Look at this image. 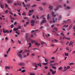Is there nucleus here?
Here are the masks:
<instances>
[{
    "instance_id": "nucleus-28",
    "label": "nucleus",
    "mask_w": 75,
    "mask_h": 75,
    "mask_svg": "<svg viewBox=\"0 0 75 75\" xmlns=\"http://www.w3.org/2000/svg\"><path fill=\"white\" fill-rule=\"evenodd\" d=\"M36 18L37 20H39V17H38V15L36 16Z\"/></svg>"
},
{
    "instance_id": "nucleus-41",
    "label": "nucleus",
    "mask_w": 75,
    "mask_h": 75,
    "mask_svg": "<svg viewBox=\"0 0 75 75\" xmlns=\"http://www.w3.org/2000/svg\"><path fill=\"white\" fill-rule=\"evenodd\" d=\"M37 6V5L35 4L33 5L32 6V7H36Z\"/></svg>"
},
{
    "instance_id": "nucleus-46",
    "label": "nucleus",
    "mask_w": 75,
    "mask_h": 75,
    "mask_svg": "<svg viewBox=\"0 0 75 75\" xmlns=\"http://www.w3.org/2000/svg\"><path fill=\"white\" fill-rule=\"evenodd\" d=\"M67 69H70V66H68L67 67Z\"/></svg>"
},
{
    "instance_id": "nucleus-24",
    "label": "nucleus",
    "mask_w": 75,
    "mask_h": 75,
    "mask_svg": "<svg viewBox=\"0 0 75 75\" xmlns=\"http://www.w3.org/2000/svg\"><path fill=\"white\" fill-rule=\"evenodd\" d=\"M58 48H57L55 51H54L53 52V53H55L57 51H58Z\"/></svg>"
},
{
    "instance_id": "nucleus-27",
    "label": "nucleus",
    "mask_w": 75,
    "mask_h": 75,
    "mask_svg": "<svg viewBox=\"0 0 75 75\" xmlns=\"http://www.w3.org/2000/svg\"><path fill=\"white\" fill-rule=\"evenodd\" d=\"M35 55L34 53H33L31 54V56L32 57H34V56H35Z\"/></svg>"
},
{
    "instance_id": "nucleus-48",
    "label": "nucleus",
    "mask_w": 75,
    "mask_h": 75,
    "mask_svg": "<svg viewBox=\"0 0 75 75\" xmlns=\"http://www.w3.org/2000/svg\"><path fill=\"white\" fill-rule=\"evenodd\" d=\"M66 50H68V51H69V47H67L66 48Z\"/></svg>"
},
{
    "instance_id": "nucleus-39",
    "label": "nucleus",
    "mask_w": 75,
    "mask_h": 75,
    "mask_svg": "<svg viewBox=\"0 0 75 75\" xmlns=\"http://www.w3.org/2000/svg\"><path fill=\"white\" fill-rule=\"evenodd\" d=\"M9 33V31L8 30H6L5 31V33Z\"/></svg>"
},
{
    "instance_id": "nucleus-21",
    "label": "nucleus",
    "mask_w": 75,
    "mask_h": 75,
    "mask_svg": "<svg viewBox=\"0 0 75 75\" xmlns=\"http://www.w3.org/2000/svg\"><path fill=\"white\" fill-rule=\"evenodd\" d=\"M49 16H50V15L48 14L47 17V20H49L50 19V17Z\"/></svg>"
},
{
    "instance_id": "nucleus-47",
    "label": "nucleus",
    "mask_w": 75,
    "mask_h": 75,
    "mask_svg": "<svg viewBox=\"0 0 75 75\" xmlns=\"http://www.w3.org/2000/svg\"><path fill=\"white\" fill-rule=\"evenodd\" d=\"M70 65H74V63H71L69 64Z\"/></svg>"
},
{
    "instance_id": "nucleus-37",
    "label": "nucleus",
    "mask_w": 75,
    "mask_h": 75,
    "mask_svg": "<svg viewBox=\"0 0 75 75\" xmlns=\"http://www.w3.org/2000/svg\"><path fill=\"white\" fill-rule=\"evenodd\" d=\"M55 30V31H57V30H58V29L56 28H54L53 29V30Z\"/></svg>"
},
{
    "instance_id": "nucleus-6",
    "label": "nucleus",
    "mask_w": 75,
    "mask_h": 75,
    "mask_svg": "<svg viewBox=\"0 0 75 75\" xmlns=\"http://www.w3.org/2000/svg\"><path fill=\"white\" fill-rule=\"evenodd\" d=\"M42 5L43 6H46L47 3L46 2H42L41 3Z\"/></svg>"
},
{
    "instance_id": "nucleus-30",
    "label": "nucleus",
    "mask_w": 75,
    "mask_h": 75,
    "mask_svg": "<svg viewBox=\"0 0 75 75\" xmlns=\"http://www.w3.org/2000/svg\"><path fill=\"white\" fill-rule=\"evenodd\" d=\"M70 8H71L69 6H67V7L66 9L67 8V9H68V10H69V9H70Z\"/></svg>"
},
{
    "instance_id": "nucleus-10",
    "label": "nucleus",
    "mask_w": 75,
    "mask_h": 75,
    "mask_svg": "<svg viewBox=\"0 0 75 75\" xmlns=\"http://www.w3.org/2000/svg\"><path fill=\"white\" fill-rule=\"evenodd\" d=\"M35 45H38V46H40V44L38 43L37 42H35Z\"/></svg>"
},
{
    "instance_id": "nucleus-43",
    "label": "nucleus",
    "mask_w": 75,
    "mask_h": 75,
    "mask_svg": "<svg viewBox=\"0 0 75 75\" xmlns=\"http://www.w3.org/2000/svg\"><path fill=\"white\" fill-rule=\"evenodd\" d=\"M3 33L4 34L5 33V32L6 31H5V30L4 29V28L3 29Z\"/></svg>"
},
{
    "instance_id": "nucleus-17",
    "label": "nucleus",
    "mask_w": 75,
    "mask_h": 75,
    "mask_svg": "<svg viewBox=\"0 0 75 75\" xmlns=\"http://www.w3.org/2000/svg\"><path fill=\"white\" fill-rule=\"evenodd\" d=\"M10 67L8 66H7V67H5V69H10Z\"/></svg>"
},
{
    "instance_id": "nucleus-52",
    "label": "nucleus",
    "mask_w": 75,
    "mask_h": 75,
    "mask_svg": "<svg viewBox=\"0 0 75 75\" xmlns=\"http://www.w3.org/2000/svg\"><path fill=\"white\" fill-rule=\"evenodd\" d=\"M18 28L19 29H21V26H18Z\"/></svg>"
},
{
    "instance_id": "nucleus-62",
    "label": "nucleus",
    "mask_w": 75,
    "mask_h": 75,
    "mask_svg": "<svg viewBox=\"0 0 75 75\" xmlns=\"http://www.w3.org/2000/svg\"><path fill=\"white\" fill-rule=\"evenodd\" d=\"M55 61L54 60H52V61H50V62H51V63H52V62H54Z\"/></svg>"
},
{
    "instance_id": "nucleus-13",
    "label": "nucleus",
    "mask_w": 75,
    "mask_h": 75,
    "mask_svg": "<svg viewBox=\"0 0 75 75\" xmlns=\"http://www.w3.org/2000/svg\"><path fill=\"white\" fill-rule=\"evenodd\" d=\"M7 1L8 3H13V1H10V0H7Z\"/></svg>"
},
{
    "instance_id": "nucleus-14",
    "label": "nucleus",
    "mask_w": 75,
    "mask_h": 75,
    "mask_svg": "<svg viewBox=\"0 0 75 75\" xmlns=\"http://www.w3.org/2000/svg\"><path fill=\"white\" fill-rule=\"evenodd\" d=\"M30 39L31 38H28L26 39V40H27V41H30Z\"/></svg>"
},
{
    "instance_id": "nucleus-23",
    "label": "nucleus",
    "mask_w": 75,
    "mask_h": 75,
    "mask_svg": "<svg viewBox=\"0 0 75 75\" xmlns=\"http://www.w3.org/2000/svg\"><path fill=\"white\" fill-rule=\"evenodd\" d=\"M48 64V63H42L43 65H47Z\"/></svg>"
},
{
    "instance_id": "nucleus-59",
    "label": "nucleus",
    "mask_w": 75,
    "mask_h": 75,
    "mask_svg": "<svg viewBox=\"0 0 75 75\" xmlns=\"http://www.w3.org/2000/svg\"><path fill=\"white\" fill-rule=\"evenodd\" d=\"M17 11L18 12H19V13L20 12V9H17Z\"/></svg>"
},
{
    "instance_id": "nucleus-36",
    "label": "nucleus",
    "mask_w": 75,
    "mask_h": 75,
    "mask_svg": "<svg viewBox=\"0 0 75 75\" xmlns=\"http://www.w3.org/2000/svg\"><path fill=\"white\" fill-rule=\"evenodd\" d=\"M62 39V36H60L59 38V40H61Z\"/></svg>"
},
{
    "instance_id": "nucleus-11",
    "label": "nucleus",
    "mask_w": 75,
    "mask_h": 75,
    "mask_svg": "<svg viewBox=\"0 0 75 75\" xmlns=\"http://www.w3.org/2000/svg\"><path fill=\"white\" fill-rule=\"evenodd\" d=\"M19 65H21V66H23L25 65L24 63H21L19 64Z\"/></svg>"
},
{
    "instance_id": "nucleus-4",
    "label": "nucleus",
    "mask_w": 75,
    "mask_h": 75,
    "mask_svg": "<svg viewBox=\"0 0 75 75\" xmlns=\"http://www.w3.org/2000/svg\"><path fill=\"white\" fill-rule=\"evenodd\" d=\"M31 23L32 24H35V21L34 20H32L30 21Z\"/></svg>"
},
{
    "instance_id": "nucleus-53",
    "label": "nucleus",
    "mask_w": 75,
    "mask_h": 75,
    "mask_svg": "<svg viewBox=\"0 0 75 75\" xmlns=\"http://www.w3.org/2000/svg\"><path fill=\"white\" fill-rule=\"evenodd\" d=\"M5 7H8V5L6 4H5Z\"/></svg>"
},
{
    "instance_id": "nucleus-9",
    "label": "nucleus",
    "mask_w": 75,
    "mask_h": 75,
    "mask_svg": "<svg viewBox=\"0 0 75 75\" xmlns=\"http://www.w3.org/2000/svg\"><path fill=\"white\" fill-rule=\"evenodd\" d=\"M18 30V28H14L13 30V31H16Z\"/></svg>"
},
{
    "instance_id": "nucleus-31",
    "label": "nucleus",
    "mask_w": 75,
    "mask_h": 75,
    "mask_svg": "<svg viewBox=\"0 0 75 75\" xmlns=\"http://www.w3.org/2000/svg\"><path fill=\"white\" fill-rule=\"evenodd\" d=\"M9 14H11V15H14V14H13V13H12V12H11V11H9Z\"/></svg>"
},
{
    "instance_id": "nucleus-60",
    "label": "nucleus",
    "mask_w": 75,
    "mask_h": 75,
    "mask_svg": "<svg viewBox=\"0 0 75 75\" xmlns=\"http://www.w3.org/2000/svg\"><path fill=\"white\" fill-rule=\"evenodd\" d=\"M28 24H29V22L28 21L26 23V24H27V25H28Z\"/></svg>"
},
{
    "instance_id": "nucleus-16",
    "label": "nucleus",
    "mask_w": 75,
    "mask_h": 75,
    "mask_svg": "<svg viewBox=\"0 0 75 75\" xmlns=\"http://www.w3.org/2000/svg\"><path fill=\"white\" fill-rule=\"evenodd\" d=\"M18 54L19 57L20 58H22V55L21 54H19V53H18Z\"/></svg>"
},
{
    "instance_id": "nucleus-34",
    "label": "nucleus",
    "mask_w": 75,
    "mask_h": 75,
    "mask_svg": "<svg viewBox=\"0 0 75 75\" xmlns=\"http://www.w3.org/2000/svg\"><path fill=\"white\" fill-rule=\"evenodd\" d=\"M60 35H61L62 36H64V34L63 33H60Z\"/></svg>"
},
{
    "instance_id": "nucleus-57",
    "label": "nucleus",
    "mask_w": 75,
    "mask_h": 75,
    "mask_svg": "<svg viewBox=\"0 0 75 75\" xmlns=\"http://www.w3.org/2000/svg\"><path fill=\"white\" fill-rule=\"evenodd\" d=\"M45 17V15H43L41 16V18H42L43 17Z\"/></svg>"
},
{
    "instance_id": "nucleus-1",
    "label": "nucleus",
    "mask_w": 75,
    "mask_h": 75,
    "mask_svg": "<svg viewBox=\"0 0 75 75\" xmlns=\"http://www.w3.org/2000/svg\"><path fill=\"white\" fill-rule=\"evenodd\" d=\"M47 22L46 20H42V22L40 23L41 24H42L43 23H45Z\"/></svg>"
},
{
    "instance_id": "nucleus-20",
    "label": "nucleus",
    "mask_w": 75,
    "mask_h": 75,
    "mask_svg": "<svg viewBox=\"0 0 75 75\" xmlns=\"http://www.w3.org/2000/svg\"><path fill=\"white\" fill-rule=\"evenodd\" d=\"M63 69V67H60L58 68L59 70H61V69Z\"/></svg>"
},
{
    "instance_id": "nucleus-56",
    "label": "nucleus",
    "mask_w": 75,
    "mask_h": 75,
    "mask_svg": "<svg viewBox=\"0 0 75 75\" xmlns=\"http://www.w3.org/2000/svg\"><path fill=\"white\" fill-rule=\"evenodd\" d=\"M35 18V16H34V15H33L32 16V18Z\"/></svg>"
},
{
    "instance_id": "nucleus-40",
    "label": "nucleus",
    "mask_w": 75,
    "mask_h": 75,
    "mask_svg": "<svg viewBox=\"0 0 75 75\" xmlns=\"http://www.w3.org/2000/svg\"><path fill=\"white\" fill-rule=\"evenodd\" d=\"M52 68H53V69H56V67H54V66H52Z\"/></svg>"
},
{
    "instance_id": "nucleus-3",
    "label": "nucleus",
    "mask_w": 75,
    "mask_h": 75,
    "mask_svg": "<svg viewBox=\"0 0 75 75\" xmlns=\"http://www.w3.org/2000/svg\"><path fill=\"white\" fill-rule=\"evenodd\" d=\"M49 8L50 10H52L53 9V7H52V6L51 5L49 7Z\"/></svg>"
},
{
    "instance_id": "nucleus-5",
    "label": "nucleus",
    "mask_w": 75,
    "mask_h": 75,
    "mask_svg": "<svg viewBox=\"0 0 75 75\" xmlns=\"http://www.w3.org/2000/svg\"><path fill=\"white\" fill-rule=\"evenodd\" d=\"M40 43L42 45H44V44H45V45H47V43H46L45 42H40Z\"/></svg>"
},
{
    "instance_id": "nucleus-7",
    "label": "nucleus",
    "mask_w": 75,
    "mask_h": 75,
    "mask_svg": "<svg viewBox=\"0 0 75 75\" xmlns=\"http://www.w3.org/2000/svg\"><path fill=\"white\" fill-rule=\"evenodd\" d=\"M58 9H59V7L58 6H57L56 8H55L54 10V11H57Z\"/></svg>"
},
{
    "instance_id": "nucleus-63",
    "label": "nucleus",
    "mask_w": 75,
    "mask_h": 75,
    "mask_svg": "<svg viewBox=\"0 0 75 75\" xmlns=\"http://www.w3.org/2000/svg\"><path fill=\"white\" fill-rule=\"evenodd\" d=\"M5 39L6 40H8V38L7 37H6Z\"/></svg>"
},
{
    "instance_id": "nucleus-55",
    "label": "nucleus",
    "mask_w": 75,
    "mask_h": 75,
    "mask_svg": "<svg viewBox=\"0 0 75 75\" xmlns=\"http://www.w3.org/2000/svg\"><path fill=\"white\" fill-rule=\"evenodd\" d=\"M45 68L46 69H48V67L47 66L45 67Z\"/></svg>"
},
{
    "instance_id": "nucleus-22",
    "label": "nucleus",
    "mask_w": 75,
    "mask_h": 75,
    "mask_svg": "<svg viewBox=\"0 0 75 75\" xmlns=\"http://www.w3.org/2000/svg\"><path fill=\"white\" fill-rule=\"evenodd\" d=\"M37 65L38 66H40V67H41V63H39V64L38 63L37 64Z\"/></svg>"
},
{
    "instance_id": "nucleus-32",
    "label": "nucleus",
    "mask_w": 75,
    "mask_h": 75,
    "mask_svg": "<svg viewBox=\"0 0 75 75\" xmlns=\"http://www.w3.org/2000/svg\"><path fill=\"white\" fill-rule=\"evenodd\" d=\"M14 27V25H13V24H12L11 25V28H13V27Z\"/></svg>"
},
{
    "instance_id": "nucleus-54",
    "label": "nucleus",
    "mask_w": 75,
    "mask_h": 75,
    "mask_svg": "<svg viewBox=\"0 0 75 75\" xmlns=\"http://www.w3.org/2000/svg\"><path fill=\"white\" fill-rule=\"evenodd\" d=\"M37 65L36 63H34L33 64V66H35Z\"/></svg>"
},
{
    "instance_id": "nucleus-33",
    "label": "nucleus",
    "mask_w": 75,
    "mask_h": 75,
    "mask_svg": "<svg viewBox=\"0 0 75 75\" xmlns=\"http://www.w3.org/2000/svg\"><path fill=\"white\" fill-rule=\"evenodd\" d=\"M65 39H66L67 40H70V38H65Z\"/></svg>"
},
{
    "instance_id": "nucleus-38",
    "label": "nucleus",
    "mask_w": 75,
    "mask_h": 75,
    "mask_svg": "<svg viewBox=\"0 0 75 75\" xmlns=\"http://www.w3.org/2000/svg\"><path fill=\"white\" fill-rule=\"evenodd\" d=\"M16 33V34H18V35H20V33H19V32H15Z\"/></svg>"
},
{
    "instance_id": "nucleus-61",
    "label": "nucleus",
    "mask_w": 75,
    "mask_h": 75,
    "mask_svg": "<svg viewBox=\"0 0 75 75\" xmlns=\"http://www.w3.org/2000/svg\"><path fill=\"white\" fill-rule=\"evenodd\" d=\"M51 59H55V57H51Z\"/></svg>"
},
{
    "instance_id": "nucleus-26",
    "label": "nucleus",
    "mask_w": 75,
    "mask_h": 75,
    "mask_svg": "<svg viewBox=\"0 0 75 75\" xmlns=\"http://www.w3.org/2000/svg\"><path fill=\"white\" fill-rule=\"evenodd\" d=\"M28 45H29V47H31V42L29 43L28 44Z\"/></svg>"
},
{
    "instance_id": "nucleus-58",
    "label": "nucleus",
    "mask_w": 75,
    "mask_h": 75,
    "mask_svg": "<svg viewBox=\"0 0 75 75\" xmlns=\"http://www.w3.org/2000/svg\"><path fill=\"white\" fill-rule=\"evenodd\" d=\"M0 7L2 8H3L4 7H3V6H2V5H0Z\"/></svg>"
},
{
    "instance_id": "nucleus-15",
    "label": "nucleus",
    "mask_w": 75,
    "mask_h": 75,
    "mask_svg": "<svg viewBox=\"0 0 75 75\" xmlns=\"http://www.w3.org/2000/svg\"><path fill=\"white\" fill-rule=\"evenodd\" d=\"M26 7H28V8H30V5L29 4H27Z\"/></svg>"
},
{
    "instance_id": "nucleus-29",
    "label": "nucleus",
    "mask_w": 75,
    "mask_h": 75,
    "mask_svg": "<svg viewBox=\"0 0 75 75\" xmlns=\"http://www.w3.org/2000/svg\"><path fill=\"white\" fill-rule=\"evenodd\" d=\"M35 42V41L34 40H31V42L32 44L34 43V42Z\"/></svg>"
},
{
    "instance_id": "nucleus-12",
    "label": "nucleus",
    "mask_w": 75,
    "mask_h": 75,
    "mask_svg": "<svg viewBox=\"0 0 75 75\" xmlns=\"http://www.w3.org/2000/svg\"><path fill=\"white\" fill-rule=\"evenodd\" d=\"M33 12H34V10L33 9L30 10L29 11V13H33Z\"/></svg>"
},
{
    "instance_id": "nucleus-35",
    "label": "nucleus",
    "mask_w": 75,
    "mask_h": 75,
    "mask_svg": "<svg viewBox=\"0 0 75 75\" xmlns=\"http://www.w3.org/2000/svg\"><path fill=\"white\" fill-rule=\"evenodd\" d=\"M5 13H6V14H7L8 13V10H6V11H5Z\"/></svg>"
},
{
    "instance_id": "nucleus-19",
    "label": "nucleus",
    "mask_w": 75,
    "mask_h": 75,
    "mask_svg": "<svg viewBox=\"0 0 75 75\" xmlns=\"http://www.w3.org/2000/svg\"><path fill=\"white\" fill-rule=\"evenodd\" d=\"M64 53L65 54V56H69V55H68V53L65 52Z\"/></svg>"
},
{
    "instance_id": "nucleus-8",
    "label": "nucleus",
    "mask_w": 75,
    "mask_h": 75,
    "mask_svg": "<svg viewBox=\"0 0 75 75\" xmlns=\"http://www.w3.org/2000/svg\"><path fill=\"white\" fill-rule=\"evenodd\" d=\"M61 18H62V16H61L60 15L59 17L58 21H59L61 20Z\"/></svg>"
},
{
    "instance_id": "nucleus-18",
    "label": "nucleus",
    "mask_w": 75,
    "mask_h": 75,
    "mask_svg": "<svg viewBox=\"0 0 75 75\" xmlns=\"http://www.w3.org/2000/svg\"><path fill=\"white\" fill-rule=\"evenodd\" d=\"M56 72H57V71H54L52 72V74L53 75H54V74H55Z\"/></svg>"
},
{
    "instance_id": "nucleus-45",
    "label": "nucleus",
    "mask_w": 75,
    "mask_h": 75,
    "mask_svg": "<svg viewBox=\"0 0 75 75\" xmlns=\"http://www.w3.org/2000/svg\"><path fill=\"white\" fill-rule=\"evenodd\" d=\"M55 35L57 36V37H58V36L59 35V34L58 33H55Z\"/></svg>"
},
{
    "instance_id": "nucleus-51",
    "label": "nucleus",
    "mask_w": 75,
    "mask_h": 75,
    "mask_svg": "<svg viewBox=\"0 0 75 75\" xmlns=\"http://www.w3.org/2000/svg\"><path fill=\"white\" fill-rule=\"evenodd\" d=\"M67 21H68L69 23H70V22H71V21H70L69 19H68Z\"/></svg>"
},
{
    "instance_id": "nucleus-25",
    "label": "nucleus",
    "mask_w": 75,
    "mask_h": 75,
    "mask_svg": "<svg viewBox=\"0 0 75 75\" xmlns=\"http://www.w3.org/2000/svg\"><path fill=\"white\" fill-rule=\"evenodd\" d=\"M39 10H40L41 11V10H43V9L42 8V7H39Z\"/></svg>"
},
{
    "instance_id": "nucleus-42",
    "label": "nucleus",
    "mask_w": 75,
    "mask_h": 75,
    "mask_svg": "<svg viewBox=\"0 0 75 75\" xmlns=\"http://www.w3.org/2000/svg\"><path fill=\"white\" fill-rule=\"evenodd\" d=\"M22 52L23 50H21L19 52H18V53H19V54H21V53H22Z\"/></svg>"
},
{
    "instance_id": "nucleus-49",
    "label": "nucleus",
    "mask_w": 75,
    "mask_h": 75,
    "mask_svg": "<svg viewBox=\"0 0 75 75\" xmlns=\"http://www.w3.org/2000/svg\"><path fill=\"white\" fill-rule=\"evenodd\" d=\"M64 69H65V70H66L67 71V67H66L65 66L64 67Z\"/></svg>"
},
{
    "instance_id": "nucleus-64",
    "label": "nucleus",
    "mask_w": 75,
    "mask_h": 75,
    "mask_svg": "<svg viewBox=\"0 0 75 75\" xmlns=\"http://www.w3.org/2000/svg\"><path fill=\"white\" fill-rule=\"evenodd\" d=\"M30 75H35V74H33V73H30Z\"/></svg>"
},
{
    "instance_id": "nucleus-50",
    "label": "nucleus",
    "mask_w": 75,
    "mask_h": 75,
    "mask_svg": "<svg viewBox=\"0 0 75 75\" xmlns=\"http://www.w3.org/2000/svg\"><path fill=\"white\" fill-rule=\"evenodd\" d=\"M54 14H55V13L54 12L52 11V16L54 15Z\"/></svg>"
},
{
    "instance_id": "nucleus-44",
    "label": "nucleus",
    "mask_w": 75,
    "mask_h": 75,
    "mask_svg": "<svg viewBox=\"0 0 75 75\" xmlns=\"http://www.w3.org/2000/svg\"><path fill=\"white\" fill-rule=\"evenodd\" d=\"M25 70H23L21 71V72H25Z\"/></svg>"
},
{
    "instance_id": "nucleus-2",
    "label": "nucleus",
    "mask_w": 75,
    "mask_h": 75,
    "mask_svg": "<svg viewBox=\"0 0 75 75\" xmlns=\"http://www.w3.org/2000/svg\"><path fill=\"white\" fill-rule=\"evenodd\" d=\"M73 26V25H72V24H71L69 26V29H68V30H70L71 29V28H72Z\"/></svg>"
}]
</instances>
